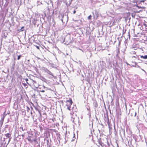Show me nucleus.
Masks as SVG:
<instances>
[{"mask_svg":"<svg viewBox=\"0 0 147 147\" xmlns=\"http://www.w3.org/2000/svg\"><path fill=\"white\" fill-rule=\"evenodd\" d=\"M133 137L136 142L140 141L142 140V137L140 135L137 136L136 135L134 134L133 135Z\"/></svg>","mask_w":147,"mask_h":147,"instance_id":"1","label":"nucleus"},{"mask_svg":"<svg viewBox=\"0 0 147 147\" xmlns=\"http://www.w3.org/2000/svg\"><path fill=\"white\" fill-rule=\"evenodd\" d=\"M67 104L66 105L67 106V109L68 110L70 111V109L69 105H71L72 103V101L71 99H69V100H68L67 101Z\"/></svg>","mask_w":147,"mask_h":147,"instance_id":"2","label":"nucleus"},{"mask_svg":"<svg viewBox=\"0 0 147 147\" xmlns=\"http://www.w3.org/2000/svg\"><path fill=\"white\" fill-rule=\"evenodd\" d=\"M44 70L47 73L49 74V75H51V76L50 77L51 78H55V77L53 75L51 71H50L49 69H48L46 68H45L44 69Z\"/></svg>","mask_w":147,"mask_h":147,"instance_id":"3","label":"nucleus"},{"mask_svg":"<svg viewBox=\"0 0 147 147\" xmlns=\"http://www.w3.org/2000/svg\"><path fill=\"white\" fill-rule=\"evenodd\" d=\"M131 58L132 59L133 58H135V59H134V60H136V59H137L139 61V63H141L143 61L142 60L140 59L139 55H136L135 56H133L131 57Z\"/></svg>","mask_w":147,"mask_h":147,"instance_id":"4","label":"nucleus"},{"mask_svg":"<svg viewBox=\"0 0 147 147\" xmlns=\"http://www.w3.org/2000/svg\"><path fill=\"white\" fill-rule=\"evenodd\" d=\"M37 110L38 111V112L40 114V120L41 121H43L44 120H45L46 118V115L45 113H44L43 114V115L44 116L43 117H42L41 116V115L40 113V111L38 109H37Z\"/></svg>","mask_w":147,"mask_h":147,"instance_id":"5","label":"nucleus"},{"mask_svg":"<svg viewBox=\"0 0 147 147\" xmlns=\"http://www.w3.org/2000/svg\"><path fill=\"white\" fill-rule=\"evenodd\" d=\"M145 0H136L135 2L136 3L138 4H141L142 5V3L144 4V2H145Z\"/></svg>","mask_w":147,"mask_h":147,"instance_id":"6","label":"nucleus"},{"mask_svg":"<svg viewBox=\"0 0 147 147\" xmlns=\"http://www.w3.org/2000/svg\"><path fill=\"white\" fill-rule=\"evenodd\" d=\"M31 109H30L28 106L26 107L27 109V114L29 116L30 115V112L33 109V108H32V107H31Z\"/></svg>","mask_w":147,"mask_h":147,"instance_id":"7","label":"nucleus"},{"mask_svg":"<svg viewBox=\"0 0 147 147\" xmlns=\"http://www.w3.org/2000/svg\"><path fill=\"white\" fill-rule=\"evenodd\" d=\"M6 114L5 113V111L4 112L2 115L1 120L4 121V118L6 116Z\"/></svg>","mask_w":147,"mask_h":147,"instance_id":"8","label":"nucleus"},{"mask_svg":"<svg viewBox=\"0 0 147 147\" xmlns=\"http://www.w3.org/2000/svg\"><path fill=\"white\" fill-rule=\"evenodd\" d=\"M74 116V115H72V116L71 117V121H72V122L73 123H76L75 122V120H76V119H77V120L78 119V121H79V120L78 119V118H75L74 117H73Z\"/></svg>","mask_w":147,"mask_h":147,"instance_id":"9","label":"nucleus"},{"mask_svg":"<svg viewBox=\"0 0 147 147\" xmlns=\"http://www.w3.org/2000/svg\"><path fill=\"white\" fill-rule=\"evenodd\" d=\"M59 19H60V20L63 22V18L64 17V15L63 14H61L59 16Z\"/></svg>","mask_w":147,"mask_h":147,"instance_id":"10","label":"nucleus"},{"mask_svg":"<svg viewBox=\"0 0 147 147\" xmlns=\"http://www.w3.org/2000/svg\"><path fill=\"white\" fill-rule=\"evenodd\" d=\"M131 113L130 115L132 117L134 115V117H135L136 115V111H131Z\"/></svg>","mask_w":147,"mask_h":147,"instance_id":"11","label":"nucleus"},{"mask_svg":"<svg viewBox=\"0 0 147 147\" xmlns=\"http://www.w3.org/2000/svg\"><path fill=\"white\" fill-rule=\"evenodd\" d=\"M98 142L99 144L101 145L102 146H103L104 144L102 143V142L101 140V138H100L98 140Z\"/></svg>","mask_w":147,"mask_h":147,"instance_id":"12","label":"nucleus"},{"mask_svg":"<svg viewBox=\"0 0 147 147\" xmlns=\"http://www.w3.org/2000/svg\"><path fill=\"white\" fill-rule=\"evenodd\" d=\"M139 57H140L141 58L143 59H147V55H145L144 56L139 55Z\"/></svg>","mask_w":147,"mask_h":147,"instance_id":"13","label":"nucleus"},{"mask_svg":"<svg viewBox=\"0 0 147 147\" xmlns=\"http://www.w3.org/2000/svg\"><path fill=\"white\" fill-rule=\"evenodd\" d=\"M40 79L42 81L44 82H46L47 81L46 79L45 78L43 77L42 76L40 77Z\"/></svg>","mask_w":147,"mask_h":147,"instance_id":"14","label":"nucleus"},{"mask_svg":"<svg viewBox=\"0 0 147 147\" xmlns=\"http://www.w3.org/2000/svg\"><path fill=\"white\" fill-rule=\"evenodd\" d=\"M70 105L69 107H70V111L72 110V111H75L74 110V106L72 105Z\"/></svg>","mask_w":147,"mask_h":147,"instance_id":"15","label":"nucleus"},{"mask_svg":"<svg viewBox=\"0 0 147 147\" xmlns=\"http://www.w3.org/2000/svg\"><path fill=\"white\" fill-rule=\"evenodd\" d=\"M93 105L94 107H95V108H97L98 107V105L97 102L96 101H95L93 102Z\"/></svg>","mask_w":147,"mask_h":147,"instance_id":"16","label":"nucleus"},{"mask_svg":"<svg viewBox=\"0 0 147 147\" xmlns=\"http://www.w3.org/2000/svg\"><path fill=\"white\" fill-rule=\"evenodd\" d=\"M5 135L8 138H9L11 137V134H10L9 133H7L6 134H5Z\"/></svg>","mask_w":147,"mask_h":147,"instance_id":"17","label":"nucleus"},{"mask_svg":"<svg viewBox=\"0 0 147 147\" xmlns=\"http://www.w3.org/2000/svg\"><path fill=\"white\" fill-rule=\"evenodd\" d=\"M24 26H22L21 27V29H19L18 30V31L19 32L23 31L24 30Z\"/></svg>","mask_w":147,"mask_h":147,"instance_id":"18","label":"nucleus"},{"mask_svg":"<svg viewBox=\"0 0 147 147\" xmlns=\"http://www.w3.org/2000/svg\"><path fill=\"white\" fill-rule=\"evenodd\" d=\"M37 6L40 5L41 4H42V3L40 2V1H37L36 2Z\"/></svg>","mask_w":147,"mask_h":147,"instance_id":"19","label":"nucleus"},{"mask_svg":"<svg viewBox=\"0 0 147 147\" xmlns=\"http://www.w3.org/2000/svg\"><path fill=\"white\" fill-rule=\"evenodd\" d=\"M22 114L24 116H25L27 114V113L26 111L24 110L22 111Z\"/></svg>","mask_w":147,"mask_h":147,"instance_id":"20","label":"nucleus"},{"mask_svg":"<svg viewBox=\"0 0 147 147\" xmlns=\"http://www.w3.org/2000/svg\"><path fill=\"white\" fill-rule=\"evenodd\" d=\"M134 63H135L136 64V66H133V67H138V68H140V69H141L140 67V66H139V65H137V63L135 62H134Z\"/></svg>","mask_w":147,"mask_h":147,"instance_id":"21","label":"nucleus"},{"mask_svg":"<svg viewBox=\"0 0 147 147\" xmlns=\"http://www.w3.org/2000/svg\"><path fill=\"white\" fill-rule=\"evenodd\" d=\"M105 116V118H106V116ZM106 117H107V123L108 124H109V119L108 115L107 114L106 115Z\"/></svg>","mask_w":147,"mask_h":147,"instance_id":"22","label":"nucleus"},{"mask_svg":"<svg viewBox=\"0 0 147 147\" xmlns=\"http://www.w3.org/2000/svg\"><path fill=\"white\" fill-rule=\"evenodd\" d=\"M30 115H31L32 116H33V113L32 112V110H31V111L30 112Z\"/></svg>","mask_w":147,"mask_h":147,"instance_id":"23","label":"nucleus"},{"mask_svg":"<svg viewBox=\"0 0 147 147\" xmlns=\"http://www.w3.org/2000/svg\"><path fill=\"white\" fill-rule=\"evenodd\" d=\"M20 129H22V131H24L25 130V129H24L23 126H21L20 127Z\"/></svg>","mask_w":147,"mask_h":147,"instance_id":"24","label":"nucleus"},{"mask_svg":"<svg viewBox=\"0 0 147 147\" xmlns=\"http://www.w3.org/2000/svg\"><path fill=\"white\" fill-rule=\"evenodd\" d=\"M3 121H2L1 120L0 121V124L1 125V126L3 125Z\"/></svg>","mask_w":147,"mask_h":147,"instance_id":"25","label":"nucleus"},{"mask_svg":"<svg viewBox=\"0 0 147 147\" xmlns=\"http://www.w3.org/2000/svg\"><path fill=\"white\" fill-rule=\"evenodd\" d=\"M21 57V55H18V57L17 59L18 60H19L20 59V58Z\"/></svg>","mask_w":147,"mask_h":147,"instance_id":"26","label":"nucleus"},{"mask_svg":"<svg viewBox=\"0 0 147 147\" xmlns=\"http://www.w3.org/2000/svg\"><path fill=\"white\" fill-rule=\"evenodd\" d=\"M107 143L108 147H110V144H109V142L108 140H107Z\"/></svg>","mask_w":147,"mask_h":147,"instance_id":"27","label":"nucleus"},{"mask_svg":"<svg viewBox=\"0 0 147 147\" xmlns=\"http://www.w3.org/2000/svg\"><path fill=\"white\" fill-rule=\"evenodd\" d=\"M143 5H147V1L145 0V2H144V4L142 3Z\"/></svg>","mask_w":147,"mask_h":147,"instance_id":"28","label":"nucleus"},{"mask_svg":"<svg viewBox=\"0 0 147 147\" xmlns=\"http://www.w3.org/2000/svg\"><path fill=\"white\" fill-rule=\"evenodd\" d=\"M91 17H92V16L91 15H90L88 17V20H90L91 19Z\"/></svg>","mask_w":147,"mask_h":147,"instance_id":"29","label":"nucleus"},{"mask_svg":"<svg viewBox=\"0 0 147 147\" xmlns=\"http://www.w3.org/2000/svg\"><path fill=\"white\" fill-rule=\"evenodd\" d=\"M74 111H72L70 113V114L72 115H74Z\"/></svg>","mask_w":147,"mask_h":147,"instance_id":"30","label":"nucleus"},{"mask_svg":"<svg viewBox=\"0 0 147 147\" xmlns=\"http://www.w3.org/2000/svg\"><path fill=\"white\" fill-rule=\"evenodd\" d=\"M39 127H40V131H41L42 130V127L40 125L39 126Z\"/></svg>","mask_w":147,"mask_h":147,"instance_id":"31","label":"nucleus"},{"mask_svg":"<svg viewBox=\"0 0 147 147\" xmlns=\"http://www.w3.org/2000/svg\"><path fill=\"white\" fill-rule=\"evenodd\" d=\"M33 140L34 142H36L37 140V139L36 138L33 139Z\"/></svg>","mask_w":147,"mask_h":147,"instance_id":"32","label":"nucleus"},{"mask_svg":"<svg viewBox=\"0 0 147 147\" xmlns=\"http://www.w3.org/2000/svg\"><path fill=\"white\" fill-rule=\"evenodd\" d=\"M114 130H115V131H114V133L115 134H116V130L115 127H114Z\"/></svg>","mask_w":147,"mask_h":147,"instance_id":"33","label":"nucleus"},{"mask_svg":"<svg viewBox=\"0 0 147 147\" xmlns=\"http://www.w3.org/2000/svg\"><path fill=\"white\" fill-rule=\"evenodd\" d=\"M22 84L24 86H27V84H26L24 83H22Z\"/></svg>","mask_w":147,"mask_h":147,"instance_id":"34","label":"nucleus"},{"mask_svg":"<svg viewBox=\"0 0 147 147\" xmlns=\"http://www.w3.org/2000/svg\"><path fill=\"white\" fill-rule=\"evenodd\" d=\"M70 40H69V41L67 42H66V43H65V44L67 45L69 44V43H70Z\"/></svg>","mask_w":147,"mask_h":147,"instance_id":"35","label":"nucleus"},{"mask_svg":"<svg viewBox=\"0 0 147 147\" xmlns=\"http://www.w3.org/2000/svg\"><path fill=\"white\" fill-rule=\"evenodd\" d=\"M76 10H74L73 12V14H75L76 13Z\"/></svg>","mask_w":147,"mask_h":147,"instance_id":"36","label":"nucleus"},{"mask_svg":"<svg viewBox=\"0 0 147 147\" xmlns=\"http://www.w3.org/2000/svg\"><path fill=\"white\" fill-rule=\"evenodd\" d=\"M121 40L120 41V40H119V44H118V45L119 46H120V43H121Z\"/></svg>","mask_w":147,"mask_h":147,"instance_id":"37","label":"nucleus"},{"mask_svg":"<svg viewBox=\"0 0 147 147\" xmlns=\"http://www.w3.org/2000/svg\"><path fill=\"white\" fill-rule=\"evenodd\" d=\"M36 48L38 49H39V47L37 46H36Z\"/></svg>","mask_w":147,"mask_h":147,"instance_id":"38","label":"nucleus"},{"mask_svg":"<svg viewBox=\"0 0 147 147\" xmlns=\"http://www.w3.org/2000/svg\"><path fill=\"white\" fill-rule=\"evenodd\" d=\"M21 136H22L23 138H24V134H23L22 135H21Z\"/></svg>","mask_w":147,"mask_h":147,"instance_id":"39","label":"nucleus"},{"mask_svg":"<svg viewBox=\"0 0 147 147\" xmlns=\"http://www.w3.org/2000/svg\"><path fill=\"white\" fill-rule=\"evenodd\" d=\"M9 138V139L8 142H9L10 141V140L11 139V138Z\"/></svg>","mask_w":147,"mask_h":147,"instance_id":"40","label":"nucleus"},{"mask_svg":"<svg viewBox=\"0 0 147 147\" xmlns=\"http://www.w3.org/2000/svg\"><path fill=\"white\" fill-rule=\"evenodd\" d=\"M140 69H141V70H142V71H143L144 72H145V73L146 72L143 69H141V68Z\"/></svg>","mask_w":147,"mask_h":147,"instance_id":"41","label":"nucleus"},{"mask_svg":"<svg viewBox=\"0 0 147 147\" xmlns=\"http://www.w3.org/2000/svg\"><path fill=\"white\" fill-rule=\"evenodd\" d=\"M40 91L42 92H45V91L44 90H41Z\"/></svg>","mask_w":147,"mask_h":147,"instance_id":"42","label":"nucleus"},{"mask_svg":"<svg viewBox=\"0 0 147 147\" xmlns=\"http://www.w3.org/2000/svg\"><path fill=\"white\" fill-rule=\"evenodd\" d=\"M111 129H112V128H110L109 127V130L110 131V130H111Z\"/></svg>","mask_w":147,"mask_h":147,"instance_id":"43","label":"nucleus"},{"mask_svg":"<svg viewBox=\"0 0 147 147\" xmlns=\"http://www.w3.org/2000/svg\"><path fill=\"white\" fill-rule=\"evenodd\" d=\"M65 39H66V38H64V41H63V42H64L65 41Z\"/></svg>","mask_w":147,"mask_h":147,"instance_id":"44","label":"nucleus"},{"mask_svg":"<svg viewBox=\"0 0 147 147\" xmlns=\"http://www.w3.org/2000/svg\"><path fill=\"white\" fill-rule=\"evenodd\" d=\"M136 52H135V51H134L133 53V54H136Z\"/></svg>","mask_w":147,"mask_h":147,"instance_id":"45","label":"nucleus"},{"mask_svg":"<svg viewBox=\"0 0 147 147\" xmlns=\"http://www.w3.org/2000/svg\"><path fill=\"white\" fill-rule=\"evenodd\" d=\"M28 80V79H26V81L27 82Z\"/></svg>","mask_w":147,"mask_h":147,"instance_id":"46","label":"nucleus"},{"mask_svg":"<svg viewBox=\"0 0 147 147\" xmlns=\"http://www.w3.org/2000/svg\"><path fill=\"white\" fill-rule=\"evenodd\" d=\"M53 130L54 131H56L55 129H53Z\"/></svg>","mask_w":147,"mask_h":147,"instance_id":"47","label":"nucleus"},{"mask_svg":"<svg viewBox=\"0 0 147 147\" xmlns=\"http://www.w3.org/2000/svg\"><path fill=\"white\" fill-rule=\"evenodd\" d=\"M28 140L29 141H30L31 140V139H28Z\"/></svg>","mask_w":147,"mask_h":147,"instance_id":"48","label":"nucleus"},{"mask_svg":"<svg viewBox=\"0 0 147 147\" xmlns=\"http://www.w3.org/2000/svg\"><path fill=\"white\" fill-rule=\"evenodd\" d=\"M67 18H68V14H67Z\"/></svg>","mask_w":147,"mask_h":147,"instance_id":"49","label":"nucleus"},{"mask_svg":"<svg viewBox=\"0 0 147 147\" xmlns=\"http://www.w3.org/2000/svg\"><path fill=\"white\" fill-rule=\"evenodd\" d=\"M136 66V64H135V65H132V66Z\"/></svg>","mask_w":147,"mask_h":147,"instance_id":"50","label":"nucleus"},{"mask_svg":"<svg viewBox=\"0 0 147 147\" xmlns=\"http://www.w3.org/2000/svg\"><path fill=\"white\" fill-rule=\"evenodd\" d=\"M137 7H139V6L138 5L137 6Z\"/></svg>","mask_w":147,"mask_h":147,"instance_id":"51","label":"nucleus"},{"mask_svg":"<svg viewBox=\"0 0 147 147\" xmlns=\"http://www.w3.org/2000/svg\"><path fill=\"white\" fill-rule=\"evenodd\" d=\"M137 119H138L139 118L138 117V116H137Z\"/></svg>","mask_w":147,"mask_h":147,"instance_id":"52","label":"nucleus"},{"mask_svg":"<svg viewBox=\"0 0 147 147\" xmlns=\"http://www.w3.org/2000/svg\"><path fill=\"white\" fill-rule=\"evenodd\" d=\"M132 141V139L131 140V141Z\"/></svg>","mask_w":147,"mask_h":147,"instance_id":"53","label":"nucleus"},{"mask_svg":"<svg viewBox=\"0 0 147 147\" xmlns=\"http://www.w3.org/2000/svg\"><path fill=\"white\" fill-rule=\"evenodd\" d=\"M36 120H35V121H36Z\"/></svg>","mask_w":147,"mask_h":147,"instance_id":"54","label":"nucleus"},{"mask_svg":"<svg viewBox=\"0 0 147 147\" xmlns=\"http://www.w3.org/2000/svg\"><path fill=\"white\" fill-rule=\"evenodd\" d=\"M140 7V8H142V7Z\"/></svg>","mask_w":147,"mask_h":147,"instance_id":"55","label":"nucleus"},{"mask_svg":"<svg viewBox=\"0 0 147 147\" xmlns=\"http://www.w3.org/2000/svg\"><path fill=\"white\" fill-rule=\"evenodd\" d=\"M72 1V0H71V1Z\"/></svg>","mask_w":147,"mask_h":147,"instance_id":"56","label":"nucleus"}]
</instances>
